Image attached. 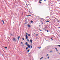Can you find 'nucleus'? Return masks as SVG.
Instances as JSON below:
<instances>
[{
    "mask_svg": "<svg viewBox=\"0 0 60 60\" xmlns=\"http://www.w3.org/2000/svg\"><path fill=\"white\" fill-rule=\"evenodd\" d=\"M26 40L28 41L29 42H30V41L28 39V35H27L26 34Z\"/></svg>",
    "mask_w": 60,
    "mask_h": 60,
    "instance_id": "1",
    "label": "nucleus"
},
{
    "mask_svg": "<svg viewBox=\"0 0 60 60\" xmlns=\"http://www.w3.org/2000/svg\"><path fill=\"white\" fill-rule=\"evenodd\" d=\"M54 18L57 20V22H59L60 21H59V20L58 19H56V18Z\"/></svg>",
    "mask_w": 60,
    "mask_h": 60,
    "instance_id": "2",
    "label": "nucleus"
},
{
    "mask_svg": "<svg viewBox=\"0 0 60 60\" xmlns=\"http://www.w3.org/2000/svg\"><path fill=\"white\" fill-rule=\"evenodd\" d=\"M13 40L14 41H16V38H13Z\"/></svg>",
    "mask_w": 60,
    "mask_h": 60,
    "instance_id": "3",
    "label": "nucleus"
},
{
    "mask_svg": "<svg viewBox=\"0 0 60 60\" xmlns=\"http://www.w3.org/2000/svg\"><path fill=\"white\" fill-rule=\"evenodd\" d=\"M28 26V27L29 28L30 27H31V25H30L28 24L27 25Z\"/></svg>",
    "mask_w": 60,
    "mask_h": 60,
    "instance_id": "4",
    "label": "nucleus"
},
{
    "mask_svg": "<svg viewBox=\"0 0 60 60\" xmlns=\"http://www.w3.org/2000/svg\"><path fill=\"white\" fill-rule=\"evenodd\" d=\"M26 34L27 35H28V36H30V34H28L26 32Z\"/></svg>",
    "mask_w": 60,
    "mask_h": 60,
    "instance_id": "5",
    "label": "nucleus"
},
{
    "mask_svg": "<svg viewBox=\"0 0 60 60\" xmlns=\"http://www.w3.org/2000/svg\"><path fill=\"white\" fill-rule=\"evenodd\" d=\"M27 47L29 48H30V46L29 45H27Z\"/></svg>",
    "mask_w": 60,
    "mask_h": 60,
    "instance_id": "6",
    "label": "nucleus"
},
{
    "mask_svg": "<svg viewBox=\"0 0 60 60\" xmlns=\"http://www.w3.org/2000/svg\"><path fill=\"white\" fill-rule=\"evenodd\" d=\"M20 38V36H18V41H19Z\"/></svg>",
    "mask_w": 60,
    "mask_h": 60,
    "instance_id": "7",
    "label": "nucleus"
},
{
    "mask_svg": "<svg viewBox=\"0 0 60 60\" xmlns=\"http://www.w3.org/2000/svg\"><path fill=\"white\" fill-rule=\"evenodd\" d=\"M30 42L32 43V40H30Z\"/></svg>",
    "mask_w": 60,
    "mask_h": 60,
    "instance_id": "8",
    "label": "nucleus"
},
{
    "mask_svg": "<svg viewBox=\"0 0 60 60\" xmlns=\"http://www.w3.org/2000/svg\"><path fill=\"white\" fill-rule=\"evenodd\" d=\"M41 48V47H38V48L39 49H40Z\"/></svg>",
    "mask_w": 60,
    "mask_h": 60,
    "instance_id": "9",
    "label": "nucleus"
},
{
    "mask_svg": "<svg viewBox=\"0 0 60 60\" xmlns=\"http://www.w3.org/2000/svg\"><path fill=\"white\" fill-rule=\"evenodd\" d=\"M2 21L3 22V23L4 24V21H3L2 20Z\"/></svg>",
    "mask_w": 60,
    "mask_h": 60,
    "instance_id": "10",
    "label": "nucleus"
},
{
    "mask_svg": "<svg viewBox=\"0 0 60 60\" xmlns=\"http://www.w3.org/2000/svg\"><path fill=\"white\" fill-rule=\"evenodd\" d=\"M27 43L26 42V44H25V45H28V44H27Z\"/></svg>",
    "mask_w": 60,
    "mask_h": 60,
    "instance_id": "11",
    "label": "nucleus"
},
{
    "mask_svg": "<svg viewBox=\"0 0 60 60\" xmlns=\"http://www.w3.org/2000/svg\"><path fill=\"white\" fill-rule=\"evenodd\" d=\"M53 21L54 22H56V20L55 19H53Z\"/></svg>",
    "mask_w": 60,
    "mask_h": 60,
    "instance_id": "12",
    "label": "nucleus"
},
{
    "mask_svg": "<svg viewBox=\"0 0 60 60\" xmlns=\"http://www.w3.org/2000/svg\"><path fill=\"white\" fill-rule=\"evenodd\" d=\"M30 22L31 23H33V21L32 20Z\"/></svg>",
    "mask_w": 60,
    "mask_h": 60,
    "instance_id": "13",
    "label": "nucleus"
},
{
    "mask_svg": "<svg viewBox=\"0 0 60 60\" xmlns=\"http://www.w3.org/2000/svg\"><path fill=\"white\" fill-rule=\"evenodd\" d=\"M30 50V49H28L27 50V52H29V51Z\"/></svg>",
    "mask_w": 60,
    "mask_h": 60,
    "instance_id": "14",
    "label": "nucleus"
},
{
    "mask_svg": "<svg viewBox=\"0 0 60 60\" xmlns=\"http://www.w3.org/2000/svg\"><path fill=\"white\" fill-rule=\"evenodd\" d=\"M46 22H49V21L48 20H47V21H46Z\"/></svg>",
    "mask_w": 60,
    "mask_h": 60,
    "instance_id": "15",
    "label": "nucleus"
},
{
    "mask_svg": "<svg viewBox=\"0 0 60 60\" xmlns=\"http://www.w3.org/2000/svg\"><path fill=\"white\" fill-rule=\"evenodd\" d=\"M43 57H42L40 59V60H41V59H42V58H43Z\"/></svg>",
    "mask_w": 60,
    "mask_h": 60,
    "instance_id": "16",
    "label": "nucleus"
},
{
    "mask_svg": "<svg viewBox=\"0 0 60 60\" xmlns=\"http://www.w3.org/2000/svg\"><path fill=\"white\" fill-rule=\"evenodd\" d=\"M30 16V15H26V16H27V17H29V16Z\"/></svg>",
    "mask_w": 60,
    "mask_h": 60,
    "instance_id": "17",
    "label": "nucleus"
},
{
    "mask_svg": "<svg viewBox=\"0 0 60 60\" xmlns=\"http://www.w3.org/2000/svg\"><path fill=\"white\" fill-rule=\"evenodd\" d=\"M39 3H40V4H41V3H42L41 2H39Z\"/></svg>",
    "mask_w": 60,
    "mask_h": 60,
    "instance_id": "18",
    "label": "nucleus"
},
{
    "mask_svg": "<svg viewBox=\"0 0 60 60\" xmlns=\"http://www.w3.org/2000/svg\"><path fill=\"white\" fill-rule=\"evenodd\" d=\"M30 46H31V48H30V49H31L32 48V46L31 45H30Z\"/></svg>",
    "mask_w": 60,
    "mask_h": 60,
    "instance_id": "19",
    "label": "nucleus"
},
{
    "mask_svg": "<svg viewBox=\"0 0 60 60\" xmlns=\"http://www.w3.org/2000/svg\"><path fill=\"white\" fill-rule=\"evenodd\" d=\"M46 30L47 31V32H49V31H48V30Z\"/></svg>",
    "mask_w": 60,
    "mask_h": 60,
    "instance_id": "20",
    "label": "nucleus"
},
{
    "mask_svg": "<svg viewBox=\"0 0 60 60\" xmlns=\"http://www.w3.org/2000/svg\"><path fill=\"white\" fill-rule=\"evenodd\" d=\"M5 48L6 49H7V47H5Z\"/></svg>",
    "mask_w": 60,
    "mask_h": 60,
    "instance_id": "21",
    "label": "nucleus"
},
{
    "mask_svg": "<svg viewBox=\"0 0 60 60\" xmlns=\"http://www.w3.org/2000/svg\"><path fill=\"white\" fill-rule=\"evenodd\" d=\"M28 49V47H26V50H27V49Z\"/></svg>",
    "mask_w": 60,
    "mask_h": 60,
    "instance_id": "22",
    "label": "nucleus"
},
{
    "mask_svg": "<svg viewBox=\"0 0 60 60\" xmlns=\"http://www.w3.org/2000/svg\"><path fill=\"white\" fill-rule=\"evenodd\" d=\"M42 1V0H40L39 1V2H41V1Z\"/></svg>",
    "mask_w": 60,
    "mask_h": 60,
    "instance_id": "23",
    "label": "nucleus"
},
{
    "mask_svg": "<svg viewBox=\"0 0 60 60\" xmlns=\"http://www.w3.org/2000/svg\"><path fill=\"white\" fill-rule=\"evenodd\" d=\"M58 46H59L60 47V45H58Z\"/></svg>",
    "mask_w": 60,
    "mask_h": 60,
    "instance_id": "24",
    "label": "nucleus"
},
{
    "mask_svg": "<svg viewBox=\"0 0 60 60\" xmlns=\"http://www.w3.org/2000/svg\"><path fill=\"white\" fill-rule=\"evenodd\" d=\"M53 51H50V52H53Z\"/></svg>",
    "mask_w": 60,
    "mask_h": 60,
    "instance_id": "25",
    "label": "nucleus"
},
{
    "mask_svg": "<svg viewBox=\"0 0 60 60\" xmlns=\"http://www.w3.org/2000/svg\"><path fill=\"white\" fill-rule=\"evenodd\" d=\"M22 39H23V40H24V38H22Z\"/></svg>",
    "mask_w": 60,
    "mask_h": 60,
    "instance_id": "26",
    "label": "nucleus"
},
{
    "mask_svg": "<svg viewBox=\"0 0 60 60\" xmlns=\"http://www.w3.org/2000/svg\"><path fill=\"white\" fill-rule=\"evenodd\" d=\"M49 56H48V59H49Z\"/></svg>",
    "mask_w": 60,
    "mask_h": 60,
    "instance_id": "27",
    "label": "nucleus"
},
{
    "mask_svg": "<svg viewBox=\"0 0 60 60\" xmlns=\"http://www.w3.org/2000/svg\"><path fill=\"white\" fill-rule=\"evenodd\" d=\"M52 38H51V39H52V40H53V39H52Z\"/></svg>",
    "mask_w": 60,
    "mask_h": 60,
    "instance_id": "28",
    "label": "nucleus"
},
{
    "mask_svg": "<svg viewBox=\"0 0 60 60\" xmlns=\"http://www.w3.org/2000/svg\"><path fill=\"white\" fill-rule=\"evenodd\" d=\"M41 19H44L43 18H41Z\"/></svg>",
    "mask_w": 60,
    "mask_h": 60,
    "instance_id": "29",
    "label": "nucleus"
},
{
    "mask_svg": "<svg viewBox=\"0 0 60 60\" xmlns=\"http://www.w3.org/2000/svg\"><path fill=\"white\" fill-rule=\"evenodd\" d=\"M36 36H37V35H38V34H36Z\"/></svg>",
    "mask_w": 60,
    "mask_h": 60,
    "instance_id": "30",
    "label": "nucleus"
},
{
    "mask_svg": "<svg viewBox=\"0 0 60 60\" xmlns=\"http://www.w3.org/2000/svg\"><path fill=\"white\" fill-rule=\"evenodd\" d=\"M55 49H56V50H57V48H55Z\"/></svg>",
    "mask_w": 60,
    "mask_h": 60,
    "instance_id": "31",
    "label": "nucleus"
},
{
    "mask_svg": "<svg viewBox=\"0 0 60 60\" xmlns=\"http://www.w3.org/2000/svg\"><path fill=\"white\" fill-rule=\"evenodd\" d=\"M60 28V27H58V28Z\"/></svg>",
    "mask_w": 60,
    "mask_h": 60,
    "instance_id": "32",
    "label": "nucleus"
},
{
    "mask_svg": "<svg viewBox=\"0 0 60 60\" xmlns=\"http://www.w3.org/2000/svg\"><path fill=\"white\" fill-rule=\"evenodd\" d=\"M39 30L40 31H41V30Z\"/></svg>",
    "mask_w": 60,
    "mask_h": 60,
    "instance_id": "33",
    "label": "nucleus"
},
{
    "mask_svg": "<svg viewBox=\"0 0 60 60\" xmlns=\"http://www.w3.org/2000/svg\"><path fill=\"white\" fill-rule=\"evenodd\" d=\"M48 56V54H47V56Z\"/></svg>",
    "mask_w": 60,
    "mask_h": 60,
    "instance_id": "34",
    "label": "nucleus"
},
{
    "mask_svg": "<svg viewBox=\"0 0 60 60\" xmlns=\"http://www.w3.org/2000/svg\"><path fill=\"white\" fill-rule=\"evenodd\" d=\"M26 22H25V24H26Z\"/></svg>",
    "mask_w": 60,
    "mask_h": 60,
    "instance_id": "35",
    "label": "nucleus"
},
{
    "mask_svg": "<svg viewBox=\"0 0 60 60\" xmlns=\"http://www.w3.org/2000/svg\"><path fill=\"white\" fill-rule=\"evenodd\" d=\"M44 1H46V0H44Z\"/></svg>",
    "mask_w": 60,
    "mask_h": 60,
    "instance_id": "36",
    "label": "nucleus"
},
{
    "mask_svg": "<svg viewBox=\"0 0 60 60\" xmlns=\"http://www.w3.org/2000/svg\"><path fill=\"white\" fill-rule=\"evenodd\" d=\"M39 26H41V25H39Z\"/></svg>",
    "mask_w": 60,
    "mask_h": 60,
    "instance_id": "37",
    "label": "nucleus"
},
{
    "mask_svg": "<svg viewBox=\"0 0 60 60\" xmlns=\"http://www.w3.org/2000/svg\"><path fill=\"white\" fill-rule=\"evenodd\" d=\"M21 43L22 44V42H21Z\"/></svg>",
    "mask_w": 60,
    "mask_h": 60,
    "instance_id": "38",
    "label": "nucleus"
},
{
    "mask_svg": "<svg viewBox=\"0 0 60 60\" xmlns=\"http://www.w3.org/2000/svg\"><path fill=\"white\" fill-rule=\"evenodd\" d=\"M26 5H27V4H26Z\"/></svg>",
    "mask_w": 60,
    "mask_h": 60,
    "instance_id": "39",
    "label": "nucleus"
},
{
    "mask_svg": "<svg viewBox=\"0 0 60 60\" xmlns=\"http://www.w3.org/2000/svg\"><path fill=\"white\" fill-rule=\"evenodd\" d=\"M43 24V22H42V24Z\"/></svg>",
    "mask_w": 60,
    "mask_h": 60,
    "instance_id": "40",
    "label": "nucleus"
},
{
    "mask_svg": "<svg viewBox=\"0 0 60 60\" xmlns=\"http://www.w3.org/2000/svg\"><path fill=\"white\" fill-rule=\"evenodd\" d=\"M56 51H58V50H56Z\"/></svg>",
    "mask_w": 60,
    "mask_h": 60,
    "instance_id": "41",
    "label": "nucleus"
},
{
    "mask_svg": "<svg viewBox=\"0 0 60 60\" xmlns=\"http://www.w3.org/2000/svg\"><path fill=\"white\" fill-rule=\"evenodd\" d=\"M59 53V54H60V53Z\"/></svg>",
    "mask_w": 60,
    "mask_h": 60,
    "instance_id": "42",
    "label": "nucleus"
},
{
    "mask_svg": "<svg viewBox=\"0 0 60 60\" xmlns=\"http://www.w3.org/2000/svg\"><path fill=\"white\" fill-rule=\"evenodd\" d=\"M29 54H30V53H29Z\"/></svg>",
    "mask_w": 60,
    "mask_h": 60,
    "instance_id": "43",
    "label": "nucleus"
},
{
    "mask_svg": "<svg viewBox=\"0 0 60 60\" xmlns=\"http://www.w3.org/2000/svg\"><path fill=\"white\" fill-rule=\"evenodd\" d=\"M45 60L46 59V58H45Z\"/></svg>",
    "mask_w": 60,
    "mask_h": 60,
    "instance_id": "44",
    "label": "nucleus"
}]
</instances>
